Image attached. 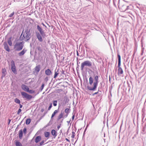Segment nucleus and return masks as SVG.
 I'll list each match as a JSON object with an SVG mask.
<instances>
[{
	"mask_svg": "<svg viewBox=\"0 0 146 146\" xmlns=\"http://www.w3.org/2000/svg\"><path fill=\"white\" fill-rule=\"evenodd\" d=\"M70 122V121H67V122H68V123H69V122Z\"/></svg>",
	"mask_w": 146,
	"mask_h": 146,
	"instance_id": "nucleus-53",
	"label": "nucleus"
},
{
	"mask_svg": "<svg viewBox=\"0 0 146 146\" xmlns=\"http://www.w3.org/2000/svg\"><path fill=\"white\" fill-rule=\"evenodd\" d=\"M44 108H42L41 110L40 111L41 112H42L44 111Z\"/></svg>",
	"mask_w": 146,
	"mask_h": 146,
	"instance_id": "nucleus-42",
	"label": "nucleus"
},
{
	"mask_svg": "<svg viewBox=\"0 0 146 146\" xmlns=\"http://www.w3.org/2000/svg\"><path fill=\"white\" fill-rule=\"evenodd\" d=\"M94 78V81L93 83V78L91 76L89 78V84L91 86H87V88L89 90L94 91L97 88L99 82L98 76L97 75L96 76H95Z\"/></svg>",
	"mask_w": 146,
	"mask_h": 146,
	"instance_id": "nucleus-1",
	"label": "nucleus"
},
{
	"mask_svg": "<svg viewBox=\"0 0 146 146\" xmlns=\"http://www.w3.org/2000/svg\"><path fill=\"white\" fill-rule=\"evenodd\" d=\"M64 111L66 113V115H67V117L68 113L70 112V109L67 108H66Z\"/></svg>",
	"mask_w": 146,
	"mask_h": 146,
	"instance_id": "nucleus-21",
	"label": "nucleus"
},
{
	"mask_svg": "<svg viewBox=\"0 0 146 146\" xmlns=\"http://www.w3.org/2000/svg\"><path fill=\"white\" fill-rule=\"evenodd\" d=\"M60 125H58L57 126V129H58V130L60 128Z\"/></svg>",
	"mask_w": 146,
	"mask_h": 146,
	"instance_id": "nucleus-44",
	"label": "nucleus"
},
{
	"mask_svg": "<svg viewBox=\"0 0 146 146\" xmlns=\"http://www.w3.org/2000/svg\"><path fill=\"white\" fill-rule=\"evenodd\" d=\"M23 135V131L22 129L20 130L19 131V137L20 139H21Z\"/></svg>",
	"mask_w": 146,
	"mask_h": 146,
	"instance_id": "nucleus-18",
	"label": "nucleus"
},
{
	"mask_svg": "<svg viewBox=\"0 0 146 146\" xmlns=\"http://www.w3.org/2000/svg\"><path fill=\"white\" fill-rule=\"evenodd\" d=\"M68 101H69L68 100H67V99L66 100V101H65V104H66V102H68Z\"/></svg>",
	"mask_w": 146,
	"mask_h": 146,
	"instance_id": "nucleus-48",
	"label": "nucleus"
},
{
	"mask_svg": "<svg viewBox=\"0 0 146 146\" xmlns=\"http://www.w3.org/2000/svg\"><path fill=\"white\" fill-rule=\"evenodd\" d=\"M27 51V50L26 48H24L21 51L18 53V54L19 56H21L24 55Z\"/></svg>",
	"mask_w": 146,
	"mask_h": 146,
	"instance_id": "nucleus-10",
	"label": "nucleus"
},
{
	"mask_svg": "<svg viewBox=\"0 0 146 146\" xmlns=\"http://www.w3.org/2000/svg\"><path fill=\"white\" fill-rule=\"evenodd\" d=\"M55 114L54 112H53V113L52 114V116L51 117V119H52V118L54 117V116Z\"/></svg>",
	"mask_w": 146,
	"mask_h": 146,
	"instance_id": "nucleus-38",
	"label": "nucleus"
},
{
	"mask_svg": "<svg viewBox=\"0 0 146 146\" xmlns=\"http://www.w3.org/2000/svg\"><path fill=\"white\" fill-rule=\"evenodd\" d=\"M27 92H29L31 94H33L34 93L35 91L32 90H29H29H28Z\"/></svg>",
	"mask_w": 146,
	"mask_h": 146,
	"instance_id": "nucleus-27",
	"label": "nucleus"
},
{
	"mask_svg": "<svg viewBox=\"0 0 146 146\" xmlns=\"http://www.w3.org/2000/svg\"><path fill=\"white\" fill-rule=\"evenodd\" d=\"M129 6H127V8H126V10H127V9H129Z\"/></svg>",
	"mask_w": 146,
	"mask_h": 146,
	"instance_id": "nucleus-47",
	"label": "nucleus"
},
{
	"mask_svg": "<svg viewBox=\"0 0 146 146\" xmlns=\"http://www.w3.org/2000/svg\"><path fill=\"white\" fill-rule=\"evenodd\" d=\"M45 74L47 76H49L52 74V72L49 69H48L45 71Z\"/></svg>",
	"mask_w": 146,
	"mask_h": 146,
	"instance_id": "nucleus-13",
	"label": "nucleus"
},
{
	"mask_svg": "<svg viewBox=\"0 0 146 146\" xmlns=\"http://www.w3.org/2000/svg\"><path fill=\"white\" fill-rule=\"evenodd\" d=\"M41 24L42 25L45 27V28H44L43 29H45L47 28L46 26L43 23H41Z\"/></svg>",
	"mask_w": 146,
	"mask_h": 146,
	"instance_id": "nucleus-39",
	"label": "nucleus"
},
{
	"mask_svg": "<svg viewBox=\"0 0 146 146\" xmlns=\"http://www.w3.org/2000/svg\"><path fill=\"white\" fill-rule=\"evenodd\" d=\"M41 139V137L40 136H37L35 139V142L37 143L40 141Z\"/></svg>",
	"mask_w": 146,
	"mask_h": 146,
	"instance_id": "nucleus-16",
	"label": "nucleus"
},
{
	"mask_svg": "<svg viewBox=\"0 0 146 146\" xmlns=\"http://www.w3.org/2000/svg\"><path fill=\"white\" fill-rule=\"evenodd\" d=\"M2 73L3 74H5V72H6V70L5 69H2Z\"/></svg>",
	"mask_w": 146,
	"mask_h": 146,
	"instance_id": "nucleus-32",
	"label": "nucleus"
},
{
	"mask_svg": "<svg viewBox=\"0 0 146 146\" xmlns=\"http://www.w3.org/2000/svg\"><path fill=\"white\" fill-rule=\"evenodd\" d=\"M92 66V63L89 61H86L82 63L80 69L81 70L83 71L84 67L85 66L91 67Z\"/></svg>",
	"mask_w": 146,
	"mask_h": 146,
	"instance_id": "nucleus-6",
	"label": "nucleus"
},
{
	"mask_svg": "<svg viewBox=\"0 0 146 146\" xmlns=\"http://www.w3.org/2000/svg\"><path fill=\"white\" fill-rule=\"evenodd\" d=\"M99 91V90H98V92L94 93L93 94V96H94V95H95L96 94H97L98 93V91Z\"/></svg>",
	"mask_w": 146,
	"mask_h": 146,
	"instance_id": "nucleus-41",
	"label": "nucleus"
},
{
	"mask_svg": "<svg viewBox=\"0 0 146 146\" xmlns=\"http://www.w3.org/2000/svg\"><path fill=\"white\" fill-rule=\"evenodd\" d=\"M21 110L20 109H19L17 111V114H19L21 112Z\"/></svg>",
	"mask_w": 146,
	"mask_h": 146,
	"instance_id": "nucleus-36",
	"label": "nucleus"
},
{
	"mask_svg": "<svg viewBox=\"0 0 146 146\" xmlns=\"http://www.w3.org/2000/svg\"><path fill=\"white\" fill-rule=\"evenodd\" d=\"M15 145L16 146H23L22 144L18 141H15Z\"/></svg>",
	"mask_w": 146,
	"mask_h": 146,
	"instance_id": "nucleus-19",
	"label": "nucleus"
},
{
	"mask_svg": "<svg viewBox=\"0 0 146 146\" xmlns=\"http://www.w3.org/2000/svg\"><path fill=\"white\" fill-rule=\"evenodd\" d=\"M19 106L20 108H21L23 107L22 105L21 104H19Z\"/></svg>",
	"mask_w": 146,
	"mask_h": 146,
	"instance_id": "nucleus-45",
	"label": "nucleus"
},
{
	"mask_svg": "<svg viewBox=\"0 0 146 146\" xmlns=\"http://www.w3.org/2000/svg\"><path fill=\"white\" fill-rule=\"evenodd\" d=\"M52 119H51L50 120V121L49 122L48 124L47 125H50L52 124V120H51Z\"/></svg>",
	"mask_w": 146,
	"mask_h": 146,
	"instance_id": "nucleus-33",
	"label": "nucleus"
},
{
	"mask_svg": "<svg viewBox=\"0 0 146 146\" xmlns=\"http://www.w3.org/2000/svg\"><path fill=\"white\" fill-rule=\"evenodd\" d=\"M52 107V103H51L50 104V106H49V107L48 108V110H50L51 108Z\"/></svg>",
	"mask_w": 146,
	"mask_h": 146,
	"instance_id": "nucleus-29",
	"label": "nucleus"
},
{
	"mask_svg": "<svg viewBox=\"0 0 146 146\" xmlns=\"http://www.w3.org/2000/svg\"><path fill=\"white\" fill-rule=\"evenodd\" d=\"M59 73H60V74H60V76H62L63 77V75H64V71L63 70H61L59 69Z\"/></svg>",
	"mask_w": 146,
	"mask_h": 146,
	"instance_id": "nucleus-22",
	"label": "nucleus"
},
{
	"mask_svg": "<svg viewBox=\"0 0 146 146\" xmlns=\"http://www.w3.org/2000/svg\"><path fill=\"white\" fill-rule=\"evenodd\" d=\"M72 135L71 137L72 138H74L75 135V133L73 131L72 132Z\"/></svg>",
	"mask_w": 146,
	"mask_h": 146,
	"instance_id": "nucleus-30",
	"label": "nucleus"
},
{
	"mask_svg": "<svg viewBox=\"0 0 146 146\" xmlns=\"http://www.w3.org/2000/svg\"><path fill=\"white\" fill-rule=\"evenodd\" d=\"M37 50L40 51L41 52L42 50L40 46H38L37 48Z\"/></svg>",
	"mask_w": 146,
	"mask_h": 146,
	"instance_id": "nucleus-31",
	"label": "nucleus"
},
{
	"mask_svg": "<svg viewBox=\"0 0 146 146\" xmlns=\"http://www.w3.org/2000/svg\"><path fill=\"white\" fill-rule=\"evenodd\" d=\"M66 140L68 141V142H70V141L67 138H66Z\"/></svg>",
	"mask_w": 146,
	"mask_h": 146,
	"instance_id": "nucleus-46",
	"label": "nucleus"
},
{
	"mask_svg": "<svg viewBox=\"0 0 146 146\" xmlns=\"http://www.w3.org/2000/svg\"><path fill=\"white\" fill-rule=\"evenodd\" d=\"M134 137H133V138H133V139H134Z\"/></svg>",
	"mask_w": 146,
	"mask_h": 146,
	"instance_id": "nucleus-54",
	"label": "nucleus"
},
{
	"mask_svg": "<svg viewBox=\"0 0 146 146\" xmlns=\"http://www.w3.org/2000/svg\"><path fill=\"white\" fill-rule=\"evenodd\" d=\"M57 101L54 100L53 101V105L54 106H56L57 105Z\"/></svg>",
	"mask_w": 146,
	"mask_h": 146,
	"instance_id": "nucleus-26",
	"label": "nucleus"
},
{
	"mask_svg": "<svg viewBox=\"0 0 146 146\" xmlns=\"http://www.w3.org/2000/svg\"><path fill=\"white\" fill-rule=\"evenodd\" d=\"M4 49L7 51L9 52L10 50L9 47L6 42H4L3 43Z\"/></svg>",
	"mask_w": 146,
	"mask_h": 146,
	"instance_id": "nucleus-11",
	"label": "nucleus"
},
{
	"mask_svg": "<svg viewBox=\"0 0 146 146\" xmlns=\"http://www.w3.org/2000/svg\"><path fill=\"white\" fill-rule=\"evenodd\" d=\"M35 71L37 73H38L40 70V65H38L36 66L35 68Z\"/></svg>",
	"mask_w": 146,
	"mask_h": 146,
	"instance_id": "nucleus-17",
	"label": "nucleus"
},
{
	"mask_svg": "<svg viewBox=\"0 0 146 146\" xmlns=\"http://www.w3.org/2000/svg\"><path fill=\"white\" fill-rule=\"evenodd\" d=\"M44 84H43L41 86V88H40V90L41 91H42V90H43V88H44Z\"/></svg>",
	"mask_w": 146,
	"mask_h": 146,
	"instance_id": "nucleus-35",
	"label": "nucleus"
},
{
	"mask_svg": "<svg viewBox=\"0 0 146 146\" xmlns=\"http://www.w3.org/2000/svg\"><path fill=\"white\" fill-rule=\"evenodd\" d=\"M23 131L25 134L26 133L27 129L26 128H24V129H23Z\"/></svg>",
	"mask_w": 146,
	"mask_h": 146,
	"instance_id": "nucleus-37",
	"label": "nucleus"
},
{
	"mask_svg": "<svg viewBox=\"0 0 146 146\" xmlns=\"http://www.w3.org/2000/svg\"><path fill=\"white\" fill-rule=\"evenodd\" d=\"M44 140L42 141L40 143L39 145H38V146H41L43 145L44 144Z\"/></svg>",
	"mask_w": 146,
	"mask_h": 146,
	"instance_id": "nucleus-28",
	"label": "nucleus"
},
{
	"mask_svg": "<svg viewBox=\"0 0 146 146\" xmlns=\"http://www.w3.org/2000/svg\"><path fill=\"white\" fill-rule=\"evenodd\" d=\"M11 38H10L8 39V43L10 46H11L12 45V42L11 40Z\"/></svg>",
	"mask_w": 146,
	"mask_h": 146,
	"instance_id": "nucleus-23",
	"label": "nucleus"
},
{
	"mask_svg": "<svg viewBox=\"0 0 146 146\" xmlns=\"http://www.w3.org/2000/svg\"><path fill=\"white\" fill-rule=\"evenodd\" d=\"M31 37V33H30V30H28L27 29H25V32H23V31H22L20 39L21 40H24L26 42L29 40Z\"/></svg>",
	"mask_w": 146,
	"mask_h": 146,
	"instance_id": "nucleus-3",
	"label": "nucleus"
},
{
	"mask_svg": "<svg viewBox=\"0 0 146 146\" xmlns=\"http://www.w3.org/2000/svg\"><path fill=\"white\" fill-rule=\"evenodd\" d=\"M15 102L18 104H20L21 102L20 100L17 98H16L15 99Z\"/></svg>",
	"mask_w": 146,
	"mask_h": 146,
	"instance_id": "nucleus-24",
	"label": "nucleus"
},
{
	"mask_svg": "<svg viewBox=\"0 0 146 146\" xmlns=\"http://www.w3.org/2000/svg\"><path fill=\"white\" fill-rule=\"evenodd\" d=\"M77 55H78V52L77 51Z\"/></svg>",
	"mask_w": 146,
	"mask_h": 146,
	"instance_id": "nucleus-51",
	"label": "nucleus"
},
{
	"mask_svg": "<svg viewBox=\"0 0 146 146\" xmlns=\"http://www.w3.org/2000/svg\"><path fill=\"white\" fill-rule=\"evenodd\" d=\"M47 113V112H46V113Z\"/></svg>",
	"mask_w": 146,
	"mask_h": 146,
	"instance_id": "nucleus-55",
	"label": "nucleus"
},
{
	"mask_svg": "<svg viewBox=\"0 0 146 146\" xmlns=\"http://www.w3.org/2000/svg\"><path fill=\"white\" fill-rule=\"evenodd\" d=\"M67 117V115H65L64 113V111L63 110H62L60 113L58 115L57 120H59L62 118L64 119Z\"/></svg>",
	"mask_w": 146,
	"mask_h": 146,
	"instance_id": "nucleus-8",
	"label": "nucleus"
},
{
	"mask_svg": "<svg viewBox=\"0 0 146 146\" xmlns=\"http://www.w3.org/2000/svg\"><path fill=\"white\" fill-rule=\"evenodd\" d=\"M86 129H85V131H84V133H85V131H86Z\"/></svg>",
	"mask_w": 146,
	"mask_h": 146,
	"instance_id": "nucleus-52",
	"label": "nucleus"
},
{
	"mask_svg": "<svg viewBox=\"0 0 146 146\" xmlns=\"http://www.w3.org/2000/svg\"><path fill=\"white\" fill-rule=\"evenodd\" d=\"M45 80H47V78H45Z\"/></svg>",
	"mask_w": 146,
	"mask_h": 146,
	"instance_id": "nucleus-50",
	"label": "nucleus"
},
{
	"mask_svg": "<svg viewBox=\"0 0 146 146\" xmlns=\"http://www.w3.org/2000/svg\"><path fill=\"white\" fill-rule=\"evenodd\" d=\"M74 117H75V115H74V114L73 115V116L72 117V120H74Z\"/></svg>",
	"mask_w": 146,
	"mask_h": 146,
	"instance_id": "nucleus-43",
	"label": "nucleus"
},
{
	"mask_svg": "<svg viewBox=\"0 0 146 146\" xmlns=\"http://www.w3.org/2000/svg\"><path fill=\"white\" fill-rule=\"evenodd\" d=\"M14 12H13L9 16V17H12L13 15L14 14Z\"/></svg>",
	"mask_w": 146,
	"mask_h": 146,
	"instance_id": "nucleus-34",
	"label": "nucleus"
},
{
	"mask_svg": "<svg viewBox=\"0 0 146 146\" xmlns=\"http://www.w3.org/2000/svg\"><path fill=\"white\" fill-rule=\"evenodd\" d=\"M22 88L23 90L27 92L29 89V88L27 86L24 84L22 85Z\"/></svg>",
	"mask_w": 146,
	"mask_h": 146,
	"instance_id": "nucleus-12",
	"label": "nucleus"
},
{
	"mask_svg": "<svg viewBox=\"0 0 146 146\" xmlns=\"http://www.w3.org/2000/svg\"><path fill=\"white\" fill-rule=\"evenodd\" d=\"M51 133L54 137H55L57 135V133L56 132V131L54 129H52V130Z\"/></svg>",
	"mask_w": 146,
	"mask_h": 146,
	"instance_id": "nucleus-15",
	"label": "nucleus"
},
{
	"mask_svg": "<svg viewBox=\"0 0 146 146\" xmlns=\"http://www.w3.org/2000/svg\"><path fill=\"white\" fill-rule=\"evenodd\" d=\"M24 44L23 41L16 42L14 46V48L16 51H20L23 49Z\"/></svg>",
	"mask_w": 146,
	"mask_h": 146,
	"instance_id": "nucleus-4",
	"label": "nucleus"
},
{
	"mask_svg": "<svg viewBox=\"0 0 146 146\" xmlns=\"http://www.w3.org/2000/svg\"><path fill=\"white\" fill-rule=\"evenodd\" d=\"M36 29L38 31L35 32V34L36 38L40 42L43 41V38H45L46 36L45 33L42 28L38 25H36Z\"/></svg>",
	"mask_w": 146,
	"mask_h": 146,
	"instance_id": "nucleus-2",
	"label": "nucleus"
},
{
	"mask_svg": "<svg viewBox=\"0 0 146 146\" xmlns=\"http://www.w3.org/2000/svg\"><path fill=\"white\" fill-rule=\"evenodd\" d=\"M117 56L118 59V75H120L123 74V71L122 68L121 67V56L120 55L117 54Z\"/></svg>",
	"mask_w": 146,
	"mask_h": 146,
	"instance_id": "nucleus-5",
	"label": "nucleus"
},
{
	"mask_svg": "<svg viewBox=\"0 0 146 146\" xmlns=\"http://www.w3.org/2000/svg\"><path fill=\"white\" fill-rule=\"evenodd\" d=\"M50 135V133L49 132H45L44 133V135L46 137H49Z\"/></svg>",
	"mask_w": 146,
	"mask_h": 146,
	"instance_id": "nucleus-20",
	"label": "nucleus"
},
{
	"mask_svg": "<svg viewBox=\"0 0 146 146\" xmlns=\"http://www.w3.org/2000/svg\"><path fill=\"white\" fill-rule=\"evenodd\" d=\"M59 69H58L57 70V71L56 70L55 71V73L54 75V78H56L57 76L60 74V73H59Z\"/></svg>",
	"mask_w": 146,
	"mask_h": 146,
	"instance_id": "nucleus-14",
	"label": "nucleus"
},
{
	"mask_svg": "<svg viewBox=\"0 0 146 146\" xmlns=\"http://www.w3.org/2000/svg\"><path fill=\"white\" fill-rule=\"evenodd\" d=\"M11 120L10 119H9V122H8L9 124Z\"/></svg>",
	"mask_w": 146,
	"mask_h": 146,
	"instance_id": "nucleus-49",
	"label": "nucleus"
},
{
	"mask_svg": "<svg viewBox=\"0 0 146 146\" xmlns=\"http://www.w3.org/2000/svg\"><path fill=\"white\" fill-rule=\"evenodd\" d=\"M11 69L13 72L15 74H17V71L16 69L14 61L12 60L11 62Z\"/></svg>",
	"mask_w": 146,
	"mask_h": 146,
	"instance_id": "nucleus-9",
	"label": "nucleus"
},
{
	"mask_svg": "<svg viewBox=\"0 0 146 146\" xmlns=\"http://www.w3.org/2000/svg\"><path fill=\"white\" fill-rule=\"evenodd\" d=\"M31 119L30 118L28 119L26 121V124L27 125L29 124L31 122Z\"/></svg>",
	"mask_w": 146,
	"mask_h": 146,
	"instance_id": "nucleus-25",
	"label": "nucleus"
},
{
	"mask_svg": "<svg viewBox=\"0 0 146 146\" xmlns=\"http://www.w3.org/2000/svg\"><path fill=\"white\" fill-rule=\"evenodd\" d=\"M21 94L23 98H25L28 100H30L33 98L32 96L29 94L25 92H21Z\"/></svg>",
	"mask_w": 146,
	"mask_h": 146,
	"instance_id": "nucleus-7",
	"label": "nucleus"
},
{
	"mask_svg": "<svg viewBox=\"0 0 146 146\" xmlns=\"http://www.w3.org/2000/svg\"><path fill=\"white\" fill-rule=\"evenodd\" d=\"M58 112V110H55L54 112L56 114Z\"/></svg>",
	"mask_w": 146,
	"mask_h": 146,
	"instance_id": "nucleus-40",
	"label": "nucleus"
}]
</instances>
